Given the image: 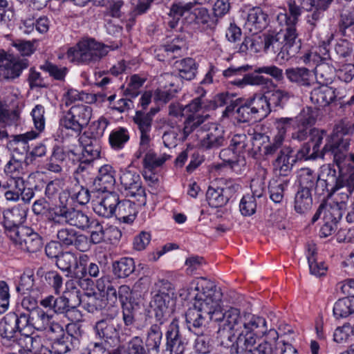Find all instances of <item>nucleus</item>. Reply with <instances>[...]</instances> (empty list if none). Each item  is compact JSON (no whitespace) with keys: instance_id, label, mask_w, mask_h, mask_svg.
I'll use <instances>...</instances> for the list:
<instances>
[{"instance_id":"nucleus-1","label":"nucleus","mask_w":354,"mask_h":354,"mask_svg":"<svg viewBox=\"0 0 354 354\" xmlns=\"http://www.w3.org/2000/svg\"><path fill=\"white\" fill-rule=\"evenodd\" d=\"M196 288L202 292L196 296L195 308H189L185 313V321L189 330L197 333L205 327L209 319L218 322L220 328L234 329L241 333L248 331L257 337L266 334L267 322L263 317L250 314L243 317L240 310L233 307L222 312V292L213 281L202 280Z\"/></svg>"},{"instance_id":"nucleus-2","label":"nucleus","mask_w":354,"mask_h":354,"mask_svg":"<svg viewBox=\"0 0 354 354\" xmlns=\"http://www.w3.org/2000/svg\"><path fill=\"white\" fill-rule=\"evenodd\" d=\"M254 43V53L263 52L273 56L277 55L282 59L288 60L295 57L301 47L297 29L286 27L284 30H268L257 35Z\"/></svg>"},{"instance_id":"nucleus-3","label":"nucleus","mask_w":354,"mask_h":354,"mask_svg":"<svg viewBox=\"0 0 354 354\" xmlns=\"http://www.w3.org/2000/svg\"><path fill=\"white\" fill-rule=\"evenodd\" d=\"M233 330L220 327L217 330V338L220 339L221 345L230 348V354H273V348L270 342L263 341L256 345L258 337L254 336V333L239 332L235 337Z\"/></svg>"},{"instance_id":"nucleus-4","label":"nucleus","mask_w":354,"mask_h":354,"mask_svg":"<svg viewBox=\"0 0 354 354\" xmlns=\"http://www.w3.org/2000/svg\"><path fill=\"white\" fill-rule=\"evenodd\" d=\"M199 4L196 0L194 2H189L185 4L181 3L173 4L171 7V13L181 17L185 12V22L194 26V28L206 30L213 28L216 26V20L211 17L208 10L203 6H196Z\"/></svg>"},{"instance_id":"nucleus-5","label":"nucleus","mask_w":354,"mask_h":354,"mask_svg":"<svg viewBox=\"0 0 354 354\" xmlns=\"http://www.w3.org/2000/svg\"><path fill=\"white\" fill-rule=\"evenodd\" d=\"M108 47L93 39L79 41L67 51V58L75 64H89L100 61L108 53Z\"/></svg>"},{"instance_id":"nucleus-6","label":"nucleus","mask_w":354,"mask_h":354,"mask_svg":"<svg viewBox=\"0 0 354 354\" xmlns=\"http://www.w3.org/2000/svg\"><path fill=\"white\" fill-rule=\"evenodd\" d=\"M338 169L337 172L335 168L328 165L323 170L326 177L328 197L341 190L354 191V164L349 163L346 167Z\"/></svg>"},{"instance_id":"nucleus-7","label":"nucleus","mask_w":354,"mask_h":354,"mask_svg":"<svg viewBox=\"0 0 354 354\" xmlns=\"http://www.w3.org/2000/svg\"><path fill=\"white\" fill-rule=\"evenodd\" d=\"M165 286L153 297L149 304V316L154 319V322L167 324L171 312L170 306L174 303V292L168 282H164Z\"/></svg>"},{"instance_id":"nucleus-8","label":"nucleus","mask_w":354,"mask_h":354,"mask_svg":"<svg viewBox=\"0 0 354 354\" xmlns=\"http://www.w3.org/2000/svg\"><path fill=\"white\" fill-rule=\"evenodd\" d=\"M22 313L10 312L0 321V337L5 346L12 345L21 333H26Z\"/></svg>"},{"instance_id":"nucleus-9","label":"nucleus","mask_w":354,"mask_h":354,"mask_svg":"<svg viewBox=\"0 0 354 354\" xmlns=\"http://www.w3.org/2000/svg\"><path fill=\"white\" fill-rule=\"evenodd\" d=\"M250 68L249 65L239 67L230 66L223 71V75L226 78L236 77L230 82L239 87H243L245 85L268 86L272 83L271 79L261 75V73L257 72V68L254 73L245 74Z\"/></svg>"},{"instance_id":"nucleus-10","label":"nucleus","mask_w":354,"mask_h":354,"mask_svg":"<svg viewBox=\"0 0 354 354\" xmlns=\"http://www.w3.org/2000/svg\"><path fill=\"white\" fill-rule=\"evenodd\" d=\"M29 66L27 59L15 57L0 50V80L11 81L19 77L22 71Z\"/></svg>"},{"instance_id":"nucleus-11","label":"nucleus","mask_w":354,"mask_h":354,"mask_svg":"<svg viewBox=\"0 0 354 354\" xmlns=\"http://www.w3.org/2000/svg\"><path fill=\"white\" fill-rule=\"evenodd\" d=\"M28 208L18 205L12 208L6 209L3 212L1 223L8 236L11 239L20 231L21 228H26L23 225L26 220Z\"/></svg>"},{"instance_id":"nucleus-12","label":"nucleus","mask_w":354,"mask_h":354,"mask_svg":"<svg viewBox=\"0 0 354 354\" xmlns=\"http://www.w3.org/2000/svg\"><path fill=\"white\" fill-rule=\"evenodd\" d=\"M165 348L169 354H183L188 343L180 330L178 320L174 319L168 325L165 333Z\"/></svg>"},{"instance_id":"nucleus-13","label":"nucleus","mask_w":354,"mask_h":354,"mask_svg":"<svg viewBox=\"0 0 354 354\" xmlns=\"http://www.w3.org/2000/svg\"><path fill=\"white\" fill-rule=\"evenodd\" d=\"M10 239L15 244L19 245L21 250L27 252H37L43 246L42 238L29 227L21 228L20 231H17V234H15Z\"/></svg>"},{"instance_id":"nucleus-14","label":"nucleus","mask_w":354,"mask_h":354,"mask_svg":"<svg viewBox=\"0 0 354 354\" xmlns=\"http://www.w3.org/2000/svg\"><path fill=\"white\" fill-rule=\"evenodd\" d=\"M239 186L232 182L226 183L223 187L209 186L206 192V199L212 207L217 208L226 205L237 192Z\"/></svg>"},{"instance_id":"nucleus-15","label":"nucleus","mask_w":354,"mask_h":354,"mask_svg":"<svg viewBox=\"0 0 354 354\" xmlns=\"http://www.w3.org/2000/svg\"><path fill=\"white\" fill-rule=\"evenodd\" d=\"M57 239L64 248L73 246L81 252H85L89 248L88 237L73 228L62 227L59 230Z\"/></svg>"},{"instance_id":"nucleus-16","label":"nucleus","mask_w":354,"mask_h":354,"mask_svg":"<svg viewBox=\"0 0 354 354\" xmlns=\"http://www.w3.org/2000/svg\"><path fill=\"white\" fill-rule=\"evenodd\" d=\"M321 179L313 170L309 168H303L299 175V189L308 190L310 192L314 190L315 194L319 196L326 192V177Z\"/></svg>"},{"instance_id":"nucleus-17","label":"nucleus","mask_w":354,"mask_h":354,"mask_svg":"<svg viewBox=\"0 0 354 354\" xmlns=\"http://www.w3.org/2000/svg\"><path fill=\"white\" fill-rule=\"evenodd\" d=\"M349 145L348 138H338L337 136H330L323 147V151L325 154L330 152L338 168H342L341 165L347 157Z\"/></svg>"},{"instance_id":"nucleus-18","label":"nucleus","mask_w":354,"mask_h":354,"mask_svg":"<svg viewBox=\"0 0 354 354\" xmlns=\"http://www.w3.org/2000/svg\"><path fill=\"white\" fill-rule=\"evenodd\" d=\"M25 319L26 333H33L34 330H44L50 324L52 315H48L43 309L39 308L31 313H22Z\"/></svg>"},{"instance_id":"nucleus-19","label":"nucleus","mask_w":354,"mask_h":354,"mask_svg":"<svg viewBox=\"0 0 354 354\" xmlns=\"http://www.w3.org/2000/svg\"><path fill=\"white\" fill-rule=\"evenodd\" d=\"M334 0H301V4L303 9L312 11L308 16V22L315 26L316 22L325 17V12L328 10Z\"/></svg>"},{"instance_id":"nucleus-20","label":"nucleus","mask_w":354,"mask_h":354,"mask_svg":"<svg viewBox=\"0 0 354 354\" xmlns=\"http://www.w3.org/2000/svg\"><path fill=\"white\" fill-rule=\"evenodd\" d=\"M298 160L295 151L290 147H283L278 153L272 164L281 176H286L291 171L293 165Z\"/></svg>"},{"instance_id":"nucleus-21","label":"nucleus","mask_w":354,"mask_h":354,"mask_svg":"<svg viewBox=\"0 0 354 354\" xmlns=\"http://www.w3.org/2000/svg\"><path fill=\"white\" fill-rule=\"evenodd\" d=\"M287 80L299 86L310 87L315 84L314 75L306 67H290L286 69Z\"/></svg>"},{"instance_id":"nucleus-22","label":"nucleus","mask_w":354,"mask_h":354,"mask_svg":"<svg viewBox=\"0 0 354 354\" xmlns=\"http://www.w3.org/2000/svg\"><path fill=\"white\" fill-rule=\"evenodd\" d=\"M167 324L153 323L147 329L145 337V346L143 348L146 354L150 352L158 353L162 340V328Z\"/></svg>"},{"instance_id":"nucleus-23","label":"nucleus","mask_w":354,"mask_h":354,"mask_svg":"<svg viewBox=\"0 0 354 354\" xmlns=\"http://www.w3.org/2000/svg\"><path fill=\"white\" fill-rule=\"evenodd\" d=\"M326 84L315 88L310 92V101L317 105V109L328 106L336 98L335 89L326 85L328 81L331 80V78H326Z\"/></svg>"},{"instance_id":"nucleus-24","label":"nucleus","mask_w":354,"mask_h":354,"mask_svg":"<svg viewBox=\"0 0 354 354\" xmlns=\"http://www.w3.org/2000/svg\"><path fill=\"white\" fill-rule=\"evenodd\" d=\"M96 335L105 342L111 344L119 337L118 325L112 318L102 319L95 325Z\"/></svg>"},{"instance_id":"nucleus-25","label":"nucleus","mask_w":354,"mask_h":354,"mask_svg":"<svg viewBox=\"0 0 354 354\" xmlns=\"http://www.w3.org/2000/svg\"><path fill=\"white\" fill-rule=\"evenodd\" d=\"M268 15L259 7H254L249 10L245 26L253 34L261 32L268 25Z\"/></svg>"},{"instance_id":"nucleus-26","label":"nucleus","mask_w":354,"mask_h":354,"mask_svg":"<svg viewBox=\"0 0 354 354\" xmlns=\"http://www.w3.org/2000/svg\"><path fill=\"white\" fill-rule=\"evenodd\" d=\"M121 185L131 196H142L145 189L142 186L140 176L131 171H125L120 176Z\"/></svg>"},{"instance_id":"nucleus-27","label":"nucleus","mask_w":354,"mask_h":354,"mask_svg":"<svg viewBox=\"0 0 354 354\" xmlns=\"http://www.w3.org/2000/svg\"><path fill=\"white\" fill-rule=\"evenodd\" d=\"M118 194L115 192H109L100 201L93 205L94 212L100 216L111 218L115 215Z\"/></svg>"},{"instance_id":"nucleus-28","label":"nucleus","mask_w":354,"mask_h":354,"mask_svg":"<svg viewBox=\"0 0 354 354\" xmlns=\"http://www.w3.org/2000/svg\"><path fill=\"white\" fill-rule=\"evenodd\" d=\"M14 343L20 347L19 353L21 354H33L43 347L41 337L33 336L30 333H21Z\"/></svg>"},{"instance_id":"nucleus-29","label":"nucleus","mask_w":354,"mask_h":354,"mask_svg":"<svg viewBox=\"0 0 354 354\" xmlns=\"http://www.w3.org/2000/svg\"><path fill=\"white\" fill-rule=\"evenodd\" d=\"M114 173L113 167L109 165L101 167L98 175L93 182L95 189L103 192H110L109 190L113 188L115 183Z\"/></svg>"},{"instance_id":"nucleus-30","label":"nucleus","mask_w":354,"mask_h":354,"mask_svg":"<svg viewBox=\"0 0 354 354\" xmlns=\"http://www.w3.org/2000/svg\"><path fill=\"white\" fill-rule=\"evenodd\" d=\"M248 100L252 108L254 120H261L270 113L271 108L267 95L261 93L254 94L252 97H248Z\"/></svg>"},{"instance_id":"nucleus-31","label":"nucleus","mask_w":354,"mask_h":354,"mask_svg":"<svg viewBox=\"0 0 354 354\" xmlns=\"http://www.w3.org/2000/svg\"><path fill=\"white\" fill-rule=\"evenodd\" d=\"M236 94L230 93L228 92L218 93L212 100H209L208 104L209 109H215L219 106H226L225 111L223 112V115L228 117L234 111V104L236 102Z\"/></svg>"},{"instance_id":"nucleus-32","label":"nucleus","mask_w":354,"mask_h":354,"mask_svg":"<svg viewBox=\"0 0 354 354\" xmlns=\"http://www.w3.org/2000/svg\"><path fill=\"white\" fill-rule=\"evenodd\" d=\"M68 274L77 279V283L82 289H92L94 282L91 278H88L86 265L81 261L79 263L76 261V264H74Z\"/></svg>"},{"instance_id":"nucleus-33","label":"nucleus","mask_w":354,"mask_h":354,"mask_svg":"<svg viewBox=\"0 0 354 354\" xmlns=\"http://www.w3.org/2000/svg\"><path fill=\"white\" fill-rule=\"evenodd\" d=\"M137 214L136 203L124 200L120 201L118 200L117 209L115 212V217L124 223H132Z\"/></svg>"},{"instance_id":"nucleus-34","label":"nucleus","mask_w":354,"mask_h":354,"mask_svg":"<svg viewBox=\"0 0 354 354\" xmlns=\"http://www.w3.org/2000/svg\"><path fill=\"white\" fill-rule=\"evenodd\" d=\"M173 66L178 71V75L182 79L191 80L196 76L197 71L196 63L191 57L176 60Z\"/></svg>"},{"instance_id":"nucleus-35","label":"nucleus","mask_w":354,"mask_h":354,"mask_svg":"<svg viewBox=\"0 0 354 354\" xmlns=\"http://www.w3.org/2000/svg\"><path fill=\"white\" fill-rule=\"evenodd\" d=\"M108 354H146L142 339L139 336L132 337L126 344L120 345Z\"/></svg>"},{"instance_id":"nucleus-36","label":"nucleus","mask_w":354,"mask_h":354,"mask_svg":"<svg viewBox=\"0 0 354 354\" xmlns=\"http://www.w3.org/2000/svg\"><path fill=\"white\" fill-rule=\"evenodd\" d=\"M248 102V98H236L234 111L232 113L236 114L235 118L239 122H248L252 120H254L252 108Z\"/></svg>"},{"instance_id":"nucleus-37","label":"nucleus","mask_w":354,"mask_h":354,"mask_svg":"<svg viewBox=\"0 0 354 354\" xmlns=\"http://www.w3.org/2000/svg\"><path fill=\"white\" fill-rule=\"evenodd\" d=\"M135 270V263L132 258L123 257L112 263L113 275L118 279H124L130 276Z\"/></svg>"},{"instance_id":"nucleus-38","label":"nucleus","mask_w":354,"mask_h":354,"mask_svg":"<svg viewBox=\"0 0 354 354\" xmlns=\"http://www.w3.org/2000/svg\"><path fill=\"white\" fill-rule=\"evenodd\" d=\"M72 207H68L62 201L59 205L49 209L48 220L55 224L68 225Z\"/></svg>"},{"instance_id":"nucleus-39","label":"nucleus","mask_w":354,"mask_h":354,"mask_svg":"<svg viewBox=\"0 0 354 354\" xmlns=\"http://www.w3.org/2000/svg\"><path fill=\"white\" fill-rule=\"evenodd\" d=\"M312 194L308 190L298 189L295 194L294 208L296 212L300 214L307 213L312 207Z\"/></svg>"},{"instance_id":"nucleus-40","label":"nucleus","mask_w":354,"mask_h":354,"mask_svg":"<svg viewBox=\"0 0 354 354\" xmlns=\"http://www.w3.org/2000/svg\"><path fill=\"white\" fill-rule=\"evenodd\" d=\"M225 139L223 131L215 128L214 131L207 133L201 141V146L206 150L218 149L225 145Z\"/></svg>"},{"instance_id":"nucleus-41","label":"nucleus","mask_w":354,"mask_h":354,"mask_svg":"<svg viewBox=\"0 0 354 354\" xmlns=\"http://www.w3.org/2000/svg\"><path fill=\"white\" fill-rule=\"evenodd\" d=\"M40 304L44 308L53 310L57 314H65L68 311L64 292L58 297L53 295L46 297L40 301Z\"/></svg>"},{"instance_id":"nucleus-42","label":"nucleus","mask_w":354,"mask_h":354,"mask_svg":"<svg viewBox=\"0 0 354 354\" xmlns=\"http://www.w3.org/2000/svg\"><path fill=\"white\" fill-rule=\"evenodd\" d=\"M68 112L77 120L76 126L84 129L90 121L92 109L89 106L81 104L73 106Z\"/></svg>"},{"instance_id":"nucleus-43","label":"nucleus","mask_w":354,"mask_h":354,"mask_svg":"<svg viewBox=\"0 0 354 354\" xmlns=\"http://www.w3.org/2000/svg\"><path fill=\"white\" fill-rule=\"evenodd\" d=\"M326 136V131L317 128L311 129L310 135V145L312 147L311 158L312 160L316 159L318 157H324L325 153L323 151V148L321 149L320 147L322 143L324 138Z\"/></svg>"},{"instance_id":"nucleus-44","label":"nucleus","mask_w":354,"mask_h":354,"mask_svg":"<svg viewBox=\"0 0 354 354\" xmlns=\"http://www.w3.org/2000/svg\"><path fill=\"white\" fill-rule=\"evenodd\" d=\"M105 301L98 293L95 292L84 294L82 301L83 308L88 313H93L101 310L105 306Z\"/></svg>"},{"instance_id":"nucleus-45","label":"nucleus","mask_w":354,"mask_h":354,"mask_svg":"<svg viewBox=\"0 0 354 354\" xmlns=\"http://www.w3.org/2000/svg\"><path fill=\"white\" fill-rule=\"evenodd\" d=\"M317 249L315 245H308L307 259L311 274L322 277L325 274L327 267L324 262L317 261Z\"/></svg>"},{"instance_id":"nucleus-46","label":"nucleus","mask_w":354,"mask_h":354,"mask_svg":"<svg viewBox=\"0 0 354 354\" xmlns=\"http://www.w3.org/2000/svg\"><path fill=\"white\" fill-rule=\"evenodd\" d=\"M354 313V297L338 299L333 307V314L337 318L346 317Z\"/></svg>"},{"instance_id":"nucleus-47","label":"nucleus","mask_w":354,"mask_h":354,"mask_svg":"<svg viewBox=\"0 0 354 354\" xmlns=\"http://www.w3.org/2000/svg\"><path fill=\"white\" fill-rule=\"evenodd\" d=\"M37 274L41 277L43 283L53 287L56 292L62 285V277L57 271H45L44 268H39Z\"/></svg>"},{"instance_id":"nucleus-48","label":"nucleus","mask_w":354,"mask_h":354,"mask_svg":"<svg viewBox=\"0 0 354 354\" xmlns=\"http://www.w3.org/2000/svg\"><path fill=\"white\" fill-rule=\"evenodd\" d=\"M268 99L269 100L270 106L272 105L274 107L283 109L287 105L289 100L293 97V94L289 91L277 89L268 93Z\"/></svg>"},{"instance_id":"nucleus-49","label":"nucleus","mask_w":354,"mask_h":354,"mask_svg":"<svg viewBox=\"0 0 354 354\" xmlns=\"http://www.w3.org/2000/svg\"><path fill=\"white\" fill-rule=\"evenodd\" d=\"M91 221L86 213L72 207L68 225L84 230L91 226Z\"/></svg>"},{"instance_id":"nucleus-50","label":"nucleus","mask_w":354,"mask_h":354,"mask_svg":"<svg viewBox=\"0 0 354 354\" xmlns=\"http://www.w3.org/2000/svg\"><path fill=\"white\" fill-rule=\"evenodd\" d=\"M339 31L344 36L351 37L354 33V12L346 10L340 15Z\"/></svg>"},{"instance_id":"nucleus-51","label":"nucleus","mask_w":354,"mask_h":354,"mask_svg":"<svg viewBox=\"0 0 354 354\" xmlns=\"http://www.w3.org/2000/svg\"><path fill=\"white\" fill-rule=\"evenodd\" d=\"M203 328L200 329L199 332L196 333L198 337L195 341L194 350L198 353L209 354L213 348L212 339L210 335L203 333Z\"/></svg>"},{"instance_id":"nucleus-52","label":"nucleus","mask_w":354,"mask_h":354,"mask_svg":"<svg viewBox=\"0 0 354 354\" xmlns=\"http://www.w3.org/2000/svg\"><path fill=\"white\" fill-rule=\"evenodd\" d=\"M207 116L201 115H189L184 122L183 128V140H185L196 129L201 125L205 120Z\"/></svg>"},{"instance_id":"nucleus-53","label":"nucleus","mask_w":354,"mask_h":354,"mask_svg":"<svg viewBox=\"0 0 354 354\" xmlns=\"http://www.w3.org/2000/svg\"><path fill=\"white\" fill-rule=\"evenodd\" d=\"M129 140V136L126 129L120 127L113 130L109 135V141L114 149L123 148L124 144Z\"/></svg>"},{"instance_id":"nucleus-54","label":"nucleus","mask_w":354,"mask_h":354,"mask_svg":"<svg viewBox=\"0 0 354 354\" xmlns=\"http://www.w3.org/2000/svg\"><path fill=\"white\" fill-rule=\"evenodd\" d=\"M251 139L244 134H235L230 140V146L237 154L249 151Z\"/></svg>"},{"instance_id":"nucleus-55","label":"nucleus","mask_w":354,"mask_h":354,"mask_svg":"<svg viewBox=\"0 0 354 354\" xmlns=\"http://www.w3.org/2000/svg\"><path fill=\"white\" fill-rule=\"evenodd\" d=\"M169 158L166 154L160 157H157L156 153L153 150H149L146 153L143 159V166L148 170H153L157 167L162 166Z\"/></svg>"},{"instance_id":"nucleus-56","label":"nucleus","mask_w":354,"mask_h":354,"mask_svg":"<svg viewBox=\"0 0 354 354\" xmlns=\"http://www.w3.org/2000/svg\"><path fill=\"white\" fill-rule=\"evenodd\" d=\"M77 261L76 256L71 252H63L56 259V266L62 270L70 272Z\"/></svg>"},{"instance_id":"nucleus-57","label":"nucleus","mask_w":354,"mask_h":354,"mask_svg":"<svg viewBox=\"0 0 354 354\" xmlns=\"http://www.w3.org/2000/svg\"><path fill=\"white\" fill-rule=\"evenodd\" d=\"M288 187V182L279 183L277 180L270 181L268 189L270 199L277 203H280L283 198L285 189Z\"/></svg>"},{"instance_id":"nucleus-58","label":"nucleus","mask_w":354,"mask_h":354,"mask_svg":"<svg viewBox=\"0 0 354 354\" xmlns=\"http://www.w3.org/2000/svg\"><path fill=\"white\" fill-rule=\"evenodd\" d=\"M288 6L289 15L287 14L284 15L286 26L287 27L292 26L294 28H296L295 24L297 23L298 17L301 14V9L303 8L298 6L295 0H288Z\"/></svg>"},{"instance_id":"nucleus-59","label":"nucleus","mask_w":354,"mask_h":354,"mask_svg":"<svg viewBox=\"0 0 354 354\" xmlns=\"http://www.w3.org/2000/svg\"><path fill=\"white\" fill-rule=\"evenodd\" d=\"M66 335H68V339L73 341L75 346L79 344L80 339L84 334L81 322H72L68 324L66 326Z\"/></svg>"},{"instance_id":"nucleus-60","label":"nucleus","mask_w":354,"mask_h":354,"mask_svg":"<svg viewBox=\"0 0 354 354\" xmlns=\"http://www.w3.org/2000/svg\"><path fill=\"white\" fill-rule=\"evenodd\" d=\"M75 345L73 341L68 339V335H64L58 339H55L51 343L52 352L55 354H64L71 350Z\"/></svg>"},{"instance_id":"nucleus-61","label":"nucleus","mask_w":354,"mask_h":354,"mask_svg":"<svg viewBox=\"0 0 354 354\" xmlns=\"http://www.w3.org/2000/svg\"><path fill=\"white\" fill-rule=\"evenodd\" d=\"M92 228L91 232L90 240L93 244H98L104 241L106 234H108L106 229H104L103 226L97 221H91V226Z\"/></svg>"},{"instance_id":"nucleus-62","label":"nucleus","mask_w":354,"mask_h":354,"mask_svg":"<svg viewBox=\"0 0 354 354\" xmlns=\"http://www.w3.org/2000/svg\"><path fill=\"white\" fill-rule=\"evenodd\" d=\"M19 114L15 111H9L0 103V127L17 126Z\"/></svg>"},{"instance_id":"nucleus-63","label":"nucleus","mask_w":354,"mask_h":354,"mask_svg":"<svg viewBox=\"0 0 354 354\" xmlns=\"http://www.w3.org/2000/svg\"><path fill=\"white\" fill-rule=\"evenodd\" d=\"M133 120L140 132L151 131L153 120L146 113L142 111H137Z\"/></svg>"},{"instance_id":"nucleus-64","label":"nucleus","mask_w":354,"mask_h":354,"mask_svg":"<svg viewBox=\"0 0 354 354\" xmlns=\"http://www.w3.org/2000/svg\"><path fill=\"white\" fill-rule=\"evenodd\" d=\"M353 335H354L353 328L350 324L346 323L336 328L333 334V340L342 344L347 342Z\"/></svg>"}]
</instances>
